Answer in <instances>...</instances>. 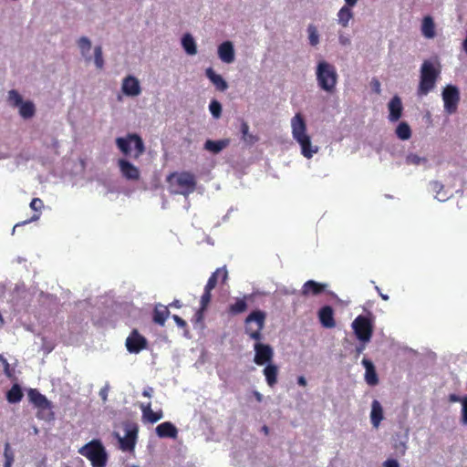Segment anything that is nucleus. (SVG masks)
Listing matches in <instances>:
<instances>
[{
	"instance_id": "864d4df0",
	"label": "nucleus",
	"mask_w": 467,
	"mask_h": 467,
	"mask_svg": "<svg viewBox=\"0 0 467 467\" xmlns=\"http://www.w3.org/2000/svg\"><path fill=\"white\" fill-rule=\"evenodd\" d=\"M152 392H153V389H152V388H150V387H148V388H146V389H143V391H142V395H143L144 397L150 398V397H151V395H152Z\"/></svg>"
},
{
	"instance_id": "de8ad7c7",
	"label": "nucleus",
	"mask_w": 467,
	"mask_h": 467,
	"mask_svg": "<svg viewBox=\"0 0 467 467\" xmlns=\"http://www.w3.org/2000/svg\"><path fill=\"white\" fill-rule=\"evenodd\" d=\"M462 421L463 424H467V397H463L462 400Z\"/></svg>"
},
{
	"instance_id": "79ce46f5",
	"label": "nucleus",
	"mask_w": 467,
	"mask_h": 467,
	"mask_svg": "<svg viewBox=\"0 0 467 467\" xmlns=\"http://www.w3.org/2000/svg\"><path fill=\"white\" fill-rule=\"evenodd\" d=\"M405 162L408 165L418 166V165H420L421 163H423V164L426 163L427 159L423 158V157H420L419 155H417L415 153H410L407 155Z\"/></svg>"
},
{
	"instance_id": "c85d7f7f",
	"label": "nucleus",
	"mask_w": 467,
	"mask_h": 467,
	"mask_svg": "<svg viewBox=\"0 0 467 467\" xmlns=\"http://www.w3.org/2000/svg\"><path fill=\"white\" fill-rule=\"evenodd\" d=\"M29 206L35 213L30 219L22 222L21 225L29 223L31 222L37 221L40 218L41 210L44 208V202L40 198H33ZM19 225H20V223H17L16 226H19Z\"/></svg>"
},
{
	"instance_id": "f8f14e48",
	"label": "nucleus",
	"mask_w": 467,
	"mask_h": 467,
	"mask_svg": "<svg viewBox=\"0 0 467 467\" xmlns=\"http://www.w3.org/2000/svg\"><path fill=\"white\" fill-rule=\"evenodd\" d=\"M148 341L137 329H133L126 339V348L130 353L138 354L147 348Z\"/></svg>"
},
{
	"instance_id": "8fccbe9b",
	"label": "nucleus",
	"mask_w": 467,
	"mask_h": 467,
	"mask_svg": "<svg viewBox=\"0 0 467 467\" xmlns=\"http://www.w3.org/2000/svg\"><path fill=\"white\" fill-rule=\"evenodd\" d=\"M109 389V385H106L99 390V397L101 398V400L103 401H106L108 399Z\"/></svg>"
},
{
	"instance_id": "412c9836",
	"label": "nucleus",
	"mask_w": 467,
	"mask_h": 467,
	"mask_svg": "<svg viewBox=\"0 0 467 467\" xmlns=\"http://www.w3.org/2000/svg\"><path fill=\"white\" fill-rule=\"evenodd\" d=\"M156 433L160 438H172L175 439L178 434V430L174 424L170 421H165L156 427Z\"/></svg>"
},
{
	"instance_id": "58836bf2",
	"label": "nucleus",
	"mask_w": 467,
	"mask_h": 467,
	"mask_svg": "<svg viewBox=\"0 0 467 467\" xmlns=\"http://www.w3.org/2000/svg\"><path fill=\"white\" fill-rule=\"evenodd\" d=\"M7 100L14 108H18L23 103L22 96L16 89L8 92Z\"/></svg>"
},
{
	"instance_id": "bb28decb",
	"label": "nucleus",
	"mask_w": 467,
	"mask_h": 467,
	"mask_svg": "<svg viewBox=\"0 0 467 467\" xmlns=\"http://www.w3.org/2000/svg\"><path fill=\"white\" fill-rule=\"evenodd\" d=\"M230 142V139H223L219 140H207L204 143V149L213 152V154H217L228 147Z\"/></svg>"
},
{
	"instance_id": "e2e57ef3",
	"label": "nucleus",
	"mask_w": 467,
	"mask_h": 467,
	"mask_svg": "<svg viewBox=\"0 0 467 467\" xmlns=\"http://www.w3.org/2000/svg\"><path fill=\"white\" fill-rule=\"evenodd\" d=\"M261 430L265 435L269 434V428L266 425H264Z\"/></svg>"
},
{
	"instance_id": "9d476101",
	"label": "nucleus",
	"mask_w": 467,
	"mask_h": 467,
	"mask_svg": "<svg viewBox=\"0 0 467 467\" xmlns=\"http://www.w3.org/2000/svg\"><path fill=\"white\" fill-rule=\"evenodd\" d=\"M442 99L444 103V110L448 114H453L457 111L460 102V91L456 86L448 85L442 91Z\"/></svg>"
},
{
	"instance_id": "c03bdc74",
	"label": "nucleus",
	"mask_w": 467,
	"mask_h": 467,
	"mask_svg": "<svg viewBox=\"0 0 467 467\" xmlns=\"http://www.w3.org/2000/svg\"><path fill=\"white\" fill-rule=\"evenodd\" d=\"M0 362L2 363L4 367V373L8 379H15V369L11 368L10 364L8 363L7 359L0 354Z\"/></svg>"
},
{
	"instance_id": "680f3d73",
	"label": "nucleus",
	"mask_w": 467,
	"mask_h": 467,
	"mask_svg": "<svg viewBox=\"0 0 467 467\" xmlns=\"http://www.w3.org/2000/svg\"><path fill=\"white\" fill-rule=\"evenodd\" d=\"M171 306H175V307H177V308H180V307H181V303H180V301H179V300H175V301H173V302L171 304Z\"/></svg>"
},
{
	"instance_id": "a878e982",
	"label": "nucleus",
	"mask_w": 467,
	"mask_h": 467,
	"mask_svg": "<svg viewBox=\"0 0 467 467\" xmlns=\"http://www.w3.org/2000/svg\"><path fill=\"white\" fill-rule=\"evenodd\" d=\"M205 75L219 91H224L227 89V82L222 76L216 74L212 67H208L205 70Z\"/></svg>"
},
{
	"instance_id": "4d7b16f0",
	"label": "nucleus",
	"mask_w": 467,
	"mask_h": 467,
	"mask_svg": "<svg viewBox=\"0 0 467 467\" xmlns=\"http://www.w3.org/2000/svg\"><path fill=\"white\" fill-rule=\"evenodd\" d=\"M358 0H345L346 2V5H348V6H355L357 5Z\"/></svg>"
},
{
	"instance_id": "c756f323",
	"label": "nucleus",
	"mask_w": 467,
	"mask_h": 467,
	"mask_svg": "<svg viewBox=\"0 0 467 467\" xmlns=\"http://www.w3.org/2000/svg\"><path fill=\"white\" fill-rule=\"evenodd\" d=\"M421 33L426 38H433L435 36V24L431 16H427L423 17Z\"/></svg>"
},
{
	"instance_id": "c9c22d12",
	"label": "nucleus",
	"mask_w": 467,
	"mask_h": 467,
	"mask_svg": "<svg viewBox=\"0 0 467 467\" xmlns=\"http://www.w3.org/2000/svg\"><path fill=\"white\" fill-rule=\"evenodd\" d=\"M396 134L402 140H409L411 137V130L409 124L400 122L396 129Z\"/></svg>"
},
{
	"instance_id": "b1692460",
	"label": "nucleus",
	"mask_w": 467,
	"mask_h": 467,
	"mask_svg": "<svg viewBox=\"0 0 467 467\" xmlns=\"http://www.w3.org/2000/svg\"><path fill=\"white\" fill-rule=\"evenodd\" d=\"M326 285L317 283L314 280L306 281L302 287V295L308 296H317L323 293L326 289Z\"/></svg>"
},
{
	"instance_id": "f257e3e1",
	"label": "nucleus",
	"mask_w": 467,
	"mask_h": 467,
	"mask_svg": "<svg viewBox=\"0 0 467 467\" xmlns=\"http://www.w3.org/2000/svg\"><path fill=\"white\" fill-rule=\"evenodd\" d=\"M293 138L301 147L302 155L310 159L317 152V147H312L310 137L306 133V123L301 113H296L291 119Z\"/></svg>"
},
{
	"instance_id": "2f4dec72",
	"label": "nucleus",
	"mask_w": 467,
	"mask_h": 467,
	"mask_svg": "<svg viewBox=\"0 0 467 467\" xmlns=\"http://www.w3.org/2000/svg\"><path fill=\"white\" fill-rule=\"evenodd\" d=\"M23 396L24 394L22 389L17 383L14 384L6 392V400L9 403L12 404L20 402L23 399Z\"/></svg>"
},
{
	"instance_id": "72a5a7b5",
	"label": "nucleus",
	"mask_w": 467,
	"mask_h": 467,
	"mask_svg": "<svg viewBox=\"0 0 467 467\" xmlns=\"http://www.w3.org/2000/svg\"><path fill=\"white\" fill-rule=\"evenodd\" d=\"M18 109L20 116L25 119H31L32 117H34L36 113L35 104L29 100L23 101V103L18 107Z\"/></svg>"
},
{
	"instance_id": "6e6d98bb",
	"label": "nucleus",
	"mask_w": 467,
	"mask_h": 467,
	"mask_svg": "<svg viewBox=\"0 0 467 467\" xmlns=\"http://www.w3.org/2000/svg\"><path fill=\"white\" fill-rule=\"evenodd\" d=\"M254 396L258 402H261L263 400V395L260 392L254 390Z\"/></svg>"
},
{
	"instance_id": "bf43d9fd",
	"label": "nucleus",
	"mask_w": 467,
	"mask_h": 467,
	"mask_svg": "<svg viewBox=\"0 0 467 467\" xmlns=\"http://www.w3.org/2000/svg\"><path fill=\"white\" fill-rule=\"evenodd\" d=\"M373 84H374L375 90L379 93V87H380L379 81L377 80V79H374L373 80Z\"/></svg>"
},
{
	"instance_id": "dca6fc26",
	"label": "nucleus",
	"mask_w": 467,
	"mask_h": 467,
	"mask_svg": "<svg viewBox=\"0 0 467 467\" xmlns=\"http://www.w3.org/2000/svg\"><path fill=\"white\" fill-rule=\"evenodd\" d=\"M318 318L321 325L327 328H333L336 327L334 318V310L330 306H325L318 311Z\"/></svg>"
},
{
	"instance_id": "052dcab7",
	"label": "nucleus",
	"mask_w": 467,
	"mask_h": 467,
	"mask_svg": "<svg viewBox=\"0 0 467 467\" xmlns=\"http://www.w3.org/2000/svg\"><path fill=\"white\" fill-rule=\"evenodd\" d=\"M339 40L342 45H347L349 43V40L348 38H344L342 36L339 37Z\"/></svg>"
},
{
	"instance_id": "39448f33",
	"label": "nucleus",
	"mask_w": 467,
	"mask_h": 467,
	"mask_svg": "<svg viewBox=\"0 0 467 467\" xmlns=\"http://www.w3.org/2000/svg\"><path fill=\"white\" fill-rule=\"evenodd\" d=\"M78 452L90 461L92 467H105L108 454L99 440H92L78 450Z\"/></svg>"
},
{
	"instance_id": "e433bc0d",
	"label": "nucleus",
	"mask_w": 467,
	"mask_h": 467,
	"mask_svg": "<svg viewBox=\"0 0 467 467\" xmlns=\"http://www.w3.org/2000/svg\"><path fill=\"white\" fill-rule=\"evenodd\" d=\"M211 299H212V291L204 288V292L201 296V302H200L201 306H200L199 311L196 313V315L198 316V318L202 317V312L207 308L208 305L211 302Z\"/></svg>"
},
{
	"instance_id": "a211bd4d",
	"label": "nucleus",
	"mask_w": 467,
	"mask_h": 467,
	"mask_svg": "<svg viewBox=\"0 0 467 467\" xmlns=\"http://www.w3.org/2000/svg\"><path fill=\"white\" fill-rule=\"evenodd\" d=\"M361 363L366 369L365 381L369 386H376L379 383V377L376 372L374 364L368 358H363Z\"/></svg>"
},
{
	"instance_id": "423d86ee",
	"label": "nucleus",
	"mask_w": 467,
	"mask_h": 467,
	"mask_svg": "<svg viewBox=\"0 0 467 467\" xmlns=\"http://www.w3.org/2000/svg\"><path fill=\"white\" fill-rule=\"evenodd\" d=\"M266 314L262 310L251 312L244 320V331L255 341L263 339L262 330L265 327Z\"/></svg>"
},
{
	"instance_id": "f3484780",
	"label": "nucleus",
	"mask_w": 467,
	"mask_h": 467,
	"mask_svg": "<svg viewBox=\"0 0 467 467\" xmlns=\"http://www.w3.org/2000/svg\"><path fill=\"white\" fill-rule=\"evenodd\" d=\"M218 56L220 59L227 64L234 61V49L232 42L225 41L218 47Z\"/></svg>"
},
{
	"instance_id": "2eb2a0df",
	"label": "nucleus",
	"mask_w": 467,
	"mask_h": 467,
	"mask_svg": "<svg viewBox=\"0 0 467 467\" xmlns=\"http://www.w3.org/2000/svg\"><path fill=\"white\" fill-rule=\"evenodd\" d=\"M140 408L142 412V420L144 421L150 422L151 424L159 421L163 418V411L161 410H159L157 411H153L151 410V403H141L140 405Z\"/></svg>"
},
{
	"instance_id": "a18cd8bd",
	"label": "nucleus",
	"mask_w": 467,
	"mask_h": 467,
	"mask_svg": "<svg viewBox=\"0 0 467 467\" xmlns=\"http://www.w3.org/2000/svg\"><path fill=\"white\" fill-rule=\"evenodd\" d=\"M209 109L214 118H219L222 113V105L217 100H213L209 105Z\"/></svg>"
},
{
	"instance_id": "0eeeda50",
	"label": "nucleus",
	"mask_w": 467,
	"mask_h": 467,
	"mask_svg": "<svg viewBox=\"0 0 467 467\" xmlns=\"http://www.w3.org/2000/svg\"><path fill=\"white\" fill-rule=\"evenodd\" d=\"M29 401L38 409L36 414L38 419L51 420L54 419V412L52 410L53 405L47 397L41 394L36 389H30L27 392Z\"/></svg>"
},
{
	"instance_id": "5fc2aeb1",
	"label": "nucleus",
	"mask_w": 467,
	"mask_h": 467,
	"mask_svg": "<svg viewBox=\"0 0 467 467\" xmlns=\"http://www.w3.org/2000/svg\"><path fill=\"white\" fill-rule=\"evenodd\" d=\"M297 384L302 387H306L307 384L306 378L304 376L297 377Z\"/></svg>"
},
{
	"instance_id": "9b49d317",
	"label": "nucleus",
	"mask_w": 467,
	"mask_h": 467,
	"mask_svg": "<svg viewBox=\"0 0 467 467\" xmlns=\"http://www.w3.org/2000/svg\"><path fill=\"white\" fill-rule=\"evenodd\" d=\"M254 362L258 366L267 365L271 363L274 358V350L268 344H263L256 341L254 345Z\"/></svg>"
},
{
	"instance_id": "ddd939ff",
	"label": "nucleus",
	"mask_w": 467,
	"mask_h": 467,
	"mask_svg": "<svg viewBox=\"0 0 467 467\" xmlns=\"http://www.w3.org/2000/svg\"><path fill=\"white\" fill-rule=\"evenodd\" d=\"M118 166L119 168L121 175L129 181H138L140 177V172L138 167L133 165L131 162L125 159H119L118 161Z\"/></svg>"
},
{
	"instance_id": "7ed1b4c3",
	"label": "nucleus",
	"mask_w": 467,
	"mask_h": 467,
	"mask_svg": "<svg viewBox=\"0 0 467 467\" xmlns=\"http://www.w3.org/2000/svg\"><path fill=\"white\" fill-rule=\"evenodd\" d=\"M441 70L429 60H425L420 67V83L417 94L420 97L428 95L434 88Z\"/></svg>"
},
{
	"instance_id": "3c124183",
	"label": "nucleus",
	"mask_w": 467,
	"mask_h": 467,
	"mask_svg": "<svg viewBox=\"0 0 467 467\" xmlns=\"http://www.w3.org/2000/svg\"><path fill=\"white\" fill-rule=\"evenodd\" d=\"M384 467H400L398 461L394 459H389L383 463Z\"/></svg>"
},
{
	"instance_id": "13d9d810",
	"label": "nucleus",
	"mask_w": 467,
	"mask_h": 467,
	"mask_svg": "<svg viewBox=\"0 0 467 467\" xmlns=\"http://www.w3.org/2000/svg\"><path fill=\"white\" fill-rule=\"evenodd\" d=\"M364 349H365L364 344L357 347L356 348L357 356H359L363 352Z\"/></svg>"
},
{
	"instance_id": "6e6552de",
	"label": "nucleus",
	"mask_w": 467,
	"mask_h": 467,
	"mask_svg": "<svg viewBox=\"0 0 467 467\" xmlns=\"http://www.w3.org/2000/svg\"><path fill=\"white\" fill-rule=\"evenodd\" d=\"M134 143L135 152L133 154L134 159L140 157L145 151V146L140 136L135 133H130L127 137L117 138L116 144L119 150L126 156L130 154L131 148L130 144Z\"/></svg>"
},
{
	"instance_id": "37998d69",
	"label": "nucleus",
	"mask_w": 467,
	"mask_h": 467,
	"mask_svg": "<svg viewBox=\"0 0 467 467\" xmlns=\"http://www.w3.org/2000/svg\"><path fill=\"white\" fill-rule=\"evenodd\" d=\"M94 62L99 69H102L104 66V59L102 55V48L100 46H97L94 48Z\"/></svg>"
},
{
	"instance_id": "cd10ccee",
	"label": "nucleus",
	"mask_w": 467,
	"mask_h": 467,
	"mask_svg": "<svg viewBox=\"0 0 467 467\" xmlns=\"http://www.w3.org/2000/svg\"><path fill=\"white\" fill-rule=\"evenodd\" d=\"M383 420V409L379 400H374L371 404L370 420L374 428H378Z\"/></svg>"
},
{
	"instance_id": "49530a36",
	"label": "nucleus",
	"mask_w": 467,
	"mask_h": 467,
	"mask_svg": "<svg viewBox=\"0 0 467 467\" xmlns=\"http://www.w3.org/2000/svg\"><path fill=\"white\" fill-rule=\"evenodd\" d=\"M135 443V435L130 433L125 440L121 441V447L125 450L132 449Z\"/></svg>"
},
{
	"instance_id": "4c0bfd02",
	"label": "nucleus",
	"mask_w": 467,
	"mask_h": 467,
	"mask_svg": "<svg viewBox=\"0 0 467 467\" xmlns=\"http://www.w3.org/2000/svg\"><path fill=\"white\" fill-rule=\"evenodd\" d=\"M78 46L81 51L82 56H84L87 60H90V57H87V54L89 52L91 48L90 40L86 36H82L78 39Z\"/></svg>"
},
{
	"instance_id": "f03ea898",
	"label": "nucleus",
	"mask_w": 467,
	"mask_h": 467,
	"mask_svg": "<svg viewBox=\"0 0 467 467\" xmlns=\"http://www.w3.org/2000/svg\"><path fill=\"white\" fill-rule=\"evenodd\" d=\"M166 182L169 184V191L172 194L188 196L196 189V178L190 171H174L167 176Z\"/></svg>"
},
{
	"instance_id": "4be33fe9",
	"label": "nucleus",
	"mask_w": 467,
	"mask_h": 467,
	"mask_svg": "<svg viewBox=\"0 0 467 467\" xmlns=\"http://www.w3.org/2000/svg\"><path fill=\"white\" fill-rule=\"evenodd\" d=\"M247 298L248 296H246L235 298L234 302L228 306L227 313L231 316H237L244 313L248 308Z\"/></svg>"
},
{
	"instance_id": "f704fd0d",
	"label": "nucleus",
	"mask_w": 467,
	"mask_h": 467,
	"mask_svg": "<svg viewBox=\"0 0 467 467\" xmlns=\"http://www.w3.org/2000/svg\"><path fill=\"white\" fill-rule=\"evenodd\" d=\"M240 131L242 133V139L249 143L254 144L258 140V138L249 132V125L246 121L242 120Z\"/></svg>"
},
{
	"instance_id": "6ab92c4d",
	"label": "nucleus",
	"mask_w": 467,
	"mask_h": 467,
	"mask_svg": "<svg viewBox=\"0 0 467 467\" xmlns=\"http://www.w3.org/2000/svg\"><path fill=\"white\" fill-rule=\"evenodd\" d=\"M388 107L389 110V120L392 122L398 121L402 115L403 109L400 98L398 96H394L389 102Z\"/></svg>"
},
{
	"instance_id": "473e14b6",
	"label": "nucleus",
	"mask_w": 467,
	"mask_h": 467,
	"mask_svg": "<svg viewBox=\"0 0 467 467\" xmlns=\"http://www.w3.org/2000/svg\"><path fill=\"white\" fill-rule=\"evenodd\" d=\"M182 46L188 55H195L197 53L196 43L191 34H185L182 38Z\"/></svg>"
},
{
	"instance_id": "ea45409f",
	"label": "nucleus",
	"mask_w": 467,
	"mask_h": 467,
	"mask_svg": "<svg viewBox=\"0 0 467 467\" xmlns=\"http://www.w3.org/2000/svg\"><path fill=\"white\" fill-rule=\"evenodd\" d=\"M4 457V467H12V464L14 463L15 461V455L8 442L5 444Z\"/></svg>"
},
{
	"instance_id": "1a4fd4ad",
	"label": "nucleus",
	"mask_w": 467,
	"mask_h": 467,
	"mask_svg": "<svg viewBox=\"0 0 467 467\" xmlns=\"http://www.w3.org/2000/svg\"><path fill=\"white\" fill-rule=\"evenodd\" d=\"M352 328L359 341L363 343L370 341L373 334V324L368 317L358 316L352 322Z\"/></svg>"
},
{
	"instance_id": "aec40b11",
	"label": "nucleus",
	"mask_w": 467,
	"mask_h": 467,
	"mask_svg": "<svg viewBox=\"0 0 467 467\" xmlns=\"http://www.w3.org/2000/svg\"><path fill=\"white\" fill-rule=\"evenodd\" d=\"M221 279V282L224 284L228 278V272L226 269V266H223L220 268H217L215 272L212 274V275L209 277L207 284L205 285V289L213 290L215 288L218 279Z\"/></svg>"
},
{
	"instance_id": "20e7f679",
	"label": "nucleus",
	"mask_w": 467,
	"mask_h": 467,
	"mask_svg": "<svg viewBox=\"0 0 467 467\" xmlns=\"http://www.w3.org/2000/svg\"><path fill=\"white\" fill-rule=\"evenodd\" d=\"M317 80L321 89L333 93L337 83V73L335 66L327 61H320L317 67Z\"/></svg>"
},
{
	"instance_id": "5701e85b",
	"label": "nucleus",
	"mask_w": 467,
	"mask_h": 467,
	"mask_svg": "<svg viewBox=\"0 0 467 467\" xmlns=\"http://www.w3.org/2000/svg\"><path fill=\"white\" fill-rule=\"evenodd\" d=\"M278 367L275 364L268 363L265 365L263 373L265 378V381L270 388H273L276 385L278 381Z\"/></svg>"
},
{
	"instance_id": "0e129e2a",
	"label": "nucleus",
	"mask_w": 467,
	"mask_h": 467,
	"mask_svg": "<svg viewBox=\"0 0 467 467\" xmlns=\"http://www.w3.org/2000/svg\"><path fill=\"white\" fill-rule=\"evenodd\" d=\"M379 296H380V297H381L383 300H385V301L389 300V296L384 295V294H381V293H379Z\"/></svg>"
},
{
	"instance_id": "09e8293b",
	"label": "nucleus",
	"mask_w": 467,
	"mask_h": 467,
	"mask_svg": "<svg viewBox=\"0 0 467 467\" xmlns=\"http://www.w3.org/2000/svg\"><path fill=\"white\" fill-rule=\"evenodd\" d=\"M172 319L174 320V322L177 324L178 327H180L182 328L187 327L186 321L184 319H182L181 317H179L177 315H173Z\"/></svg>"
},
{
	"instance_id": "7c9ffc66",
	"label": "nucleus",
	"mask_w": 467,
	"mask_h": 467,
	"mask_svg": "<svg viewBox=\"0 0 467 467\" xmlns=\"http://www.w3.org/2000/svg\"><path fill=\"white\" fill-rule=\"evenodd\" d=\"M351 8L352 6L344 5L337 13L338 24L343 27H347L349 21L353 18V12Z\"/></svg>"
},
{
	"instance_id": "603ef678",
	"label": "nucleus",
	"mask_w": 467,
	"mask_h": 467,
	"mask_svg": "<svg viewBox=\"0 0 467 467\" xmlns=\"http://www.w3.org/2000/svg\"><path fill=\"white\" fill-rule=\"evenodd\" d=\"M448 399H449L450 402H461V403H462V398H461L460 396L453 394V393L450 394Z\"/></svg>"
},
{
	"instance_id": "a19ab883",
	"label": "nucleus",
	"mask_w": 467,
	"mask_h": 467,
	"mask_svg": "<svg viewBox=\"0 0 467 467\" xmlns=\"http://www.w3.org/2000/svg\"><path fill=\"white\" fill-rule=\"evenodd\" d=\"M309 44L316 47L319 43V36L317 29L314 25H309L307 27Z\"/></svg>"
},
{
	"instance_id": "4468645a",
	"label": "nucleus",
	"mask_w": 467,
	"mask_h": 467,
	"mask_svg": "<svg viewBox=\"0 0 467 467\" xmlns=\"http://www.w3.org/2000/svg\"><path fill=\"white\" fill-rule=\"evenodd\" d=\"M121 89L125 95L130 97L138 96L141 92L140 82L133 76H128L123 79Z\"/></svg>"
},
{
	"instance_id": "393cba45",
	"label": "nucleus",
	"mask_w": 467,
	"mask_h": 467,
	"mask_svg": "<svg viewBox=\"0 0 467 467\" xmlns=\"http://www.w3.org/2000/svg\"><path fill=\"white\" fill-rule=\"evenodd\" d=\"M169 316L170 311L168 309V306H163L161 304H158L156 305L153 310L152 320L154 323L163 327Z\"/></svg>"
}]
</instances>
